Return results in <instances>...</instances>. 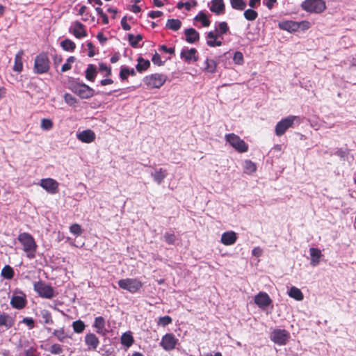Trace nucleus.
<instances>
[{
    "mask_svg": "<svg viewBox=\"0 0 356 356\" xmlns=\"http://www.w3.org/2000/svg\"><path fill=\"white\" fill-rule=\"evenodd\" d=\"M41 316L44 320V323L48 325H52L54 323V321L51 317V313L47 310H42L41 312Z\"/></svg>",
    "mask_w": 356,
    "mask_h": 356,
    "instance_id": "nucleus-44",
    "label": "nucleus"
},
{
    "mask_svg": "<svg viewBox=\"0 0 356 356\" xmlns=\"http://www.w3.org/2000/svg\"><path fill=\"white\" fill-rule=\"evenodd\" d=\"M233 60L234 63L238 65H241L243 63V54L240 51H236L234 53Z\"/></svg>",
    "mask_w": 356,
    "mask_h": 356,
    "instance_id": "nucleus-53",
    "label": "nucleus"
},
{
    "mask_svg": "<svg viewBox=\"0 0 356 356\" xmlns=\"http://www.w3.org/2000/svg\"><path fill=\"white\" fill-rule=\"evenodd\" d=\"M76 138L79 140L85 143H90L95 139V134L90 129H86L76 133Z\"/></svg>",
    "mask_w": 356,
    "mask_h": 356,
    "instance_id": "nucleus-15",
    "label": "nucleus"
},
{
    "mask_svg": "<svg viewBox=\"0 0 356 356\" xmlns=\"http://www.w3.org/2000/svg\"><path fill=\"white\" fill-rule=\"evenodd\" d=\"M163 15V13L159 10H152L148 13V16L152 19L159 17Z\"/></svg>",
    "mask_w": 356,
    "mask_h": 356,
    "instance_id": "nucleus-59",
    "label": "nucleus"
},
{
    "mask_svg": "<svg viewBox=\"0 0 356 356\" xmlns=\"http://www.w3.org/2000/svg\"><path fill=\"white\" fill-rule=\"evenodd\" d=\"M289 338V334L285 330L275 329L270 335V339L278 345H284Z\"/></svg>",
    "mask_w": 356,
    "mask_h": 356,
    "instance_id": "nucleus-10",
    "label": "nucleus"
},
{
    "mask_svg": "<svg viewBox=\"0 0 356 356\" xmlns=\"http://www.w3.org/2000/svg\"><path fill=\"white\" fill-rule=\"evenodd\" d=\"M252 254L255 257H260L262 254V250L259 247H256L252 250Z\"/></svg>",
    "mask_w": 356,
    "mask_h": 356,
    "instance_id": "nucleus-63",
    "label": "nucleus"
},
{
    "mask_svg": "<svg viewBox=\"0 0 356 356\" xmlns=\"http://www.w3.org/2000/svg\"><path fill=\"white\" fill-rule=\"evenodd\" d=\"M197 50L195 48L190 49H183L181 52L180 56L181 59H184L186 62L190 63L192 60L197 61L198 57L196 56Z\"/></svg>",
    "mask_w": 356,
    "mask_h": 356,
    "instance_id": "nucleus-19",
    "label": "nucleus"
},
{
    "mask_svg": "<svg viewBox=\"0 0 356 356\" xmlns=\"http://www.w3.org/2000/svg\"><path fill=\"white\" fill-rule=\"evenodd\" d=\"M72 326L74 332L78 334L83 332L86 328V325L81 320L74 321Z\"/></svg>",
    "mask_w": 356,
    "mask_h": 356,
    "instance_id": "nucleus-38",
    "label": "nucleus"
},
{
    "mask_svg": "<svg viewBox=\"0 0 356 356\" xmlns=\"http://www.w3.org/2000/svg\"><path fill=\"white\" fill-rule=\"evenodd\" d=\"M309 253L311 257L310 264L312 266H318L320 263L321 258L323 256L321 251L318 248H311L309 249Z\"/></svg>",
    "mask_w": 356,
    "mask_h": 356,
    "instance_id": "nucleus-21",
    "label": "nucleus"
},
{
    "mask_svg": "<svg viewBox=\"0 0 356 356\" xmlns=\"http://www.w3.org/2000/svg\"><path fill=\"white\" fill-rule=\"evenodd\" d=\"M168 172L166 170L163 168L155 169L154 172H151V176L154 181L158 184H161L167 177Z\"/></svg>",
    "mask_w": 356,
    "mask_h": 356,
    "instance_id": "nucleus-22",
    "label": "nucleus"
},
{
    "mask_svg": "<svg viewBox=\"0 0 356 356\" xmlns=\"http://www.w3.org/2000/svg\"><path fill=\"white\" fill-rule=\"evenodd\" d=\"M152 60L155 65L159 66L163 65V61L161 60V56L157 53H155V54L152 56Z\"/></svg>",
    "mask_w": 356,
    "mask_h": 356,
    "instance_id": "nucleus-57",
    "label": "nucleus"
},
{
    "mask_svg": "<svg viewBox=\"0 0 356 356\" xmlns=\"http://www.w3.org/2000/svg\"><path fill=\"white\" fill-rule=\"evenodd\" d=\"M205 70L208 72L213 73L216 68V63L213 59L207 58L205 60Z\"/></svg>",
    "mask_w": 356,
    "mask_h": 356,
    "instance_id": "nucleus-42",
    "label": "nucleus"
},
{
    "mask_svg": "<svg viewBox=\"0 0 356 356\" xmlns=\"http://www.w3.org/2000/svg\"><path fill=\"white\" fill-rule=\"evenodd\" d=\"M181 26V22L178 19H170L167 21L165 27L172 31H178Z\"/></svg>",
    "mask_w": 356,
    "mask_h": 356,
    "instance_id": "nucleus-30",
    "label": "nucleus"
},
{
    "mask_svg": "<svg viewBox=\"0 0 356 356\" xmlns=\"http://www.w3.org/2000/svg\"><path fill=\"white\" fill-rule=\"evenodd\" d=\"M229 30V27L227 24L225 22H222L218 24V29H216L217 32H218V35L220 36L225 34Z\"/></svg>",
    "mask_w": 356,
    "mask_h": 356,
    "instance_id": "nucleus-46",
    "label": "nucleus"
},
{
    "mask_svg": "<svg viewBox=\"0 0 356 356\" xmlns=\"http://www.w3.org/2000/svg\"><path fill=\"white\" fill-rule=\"evenodd\" d=\"M289 296L298 301L302 300L304 298L302 291L296 286L291 287L289 291Z\"/></svg>",
    "mask_w": 356,
    "mask_h": 356,
    "instance_id": "nucleus-31",
    "label": "nucleus"
},
{
    "mask_svg": "<svg viewBox=\"0 0 356 356\" xmlns=\"http://www.w3.org/2000/svg\"><path fill=\"white\" fill-rule=\"evenodd\" d=\"M17 239L23 245V250L26 257L30 259H34L36 256L38 245L33 237L27 232H23L19 234Z\"/></svg>",
    "mask_w": 356,
    "mask_h": 356,
    "instance_id": "nucleus-1",
    "label": "nucleus"
},
{
    "mask_svg": "<svg viewBox=\"0 0 356 356\" xmlns=\"http://www.w3.org/2000/svg\"><path fill=\"white\" fill-rule=\"evenodd\" d=\"M226 141L239 153H244L248 150V145L238 136L234 134L225 135Z\"/></svg>",
    "mask_w": 356,
    "mask_h": 356,
    "instance_id": "nucleus-6",
    "label": "nucleus"
},
{
    "mask_svg": "<svg viewBox=\"0 0 356 356\" xmlns=\"http://www.w3.org/2000/svg\"><path fill=\"white\" fill-rule=\"evenodd\" d=\"M68 88L81 99H90L95 95L92 88L75 79L69 81Z\"/></svg>",
    "mask_w": 356,
    "mask_h": 356,
    "instance_id": "nucleus-2",
    "label": "nucleus"
},
{
    "mask_svg": "<svg viewBox=\"0 0 356 356\" xmlns=\"http://www.w3.org/2000/svg\"><path fill=\"white\" fill-rule=\"evenodd\" d=\"M263 3L269 10H271L277 3V0H264Z\"/></svg>",
    "mask_w": 356,
    "mask_h": 356,
    "instance_id": "nucleus-60",
    "label": "nucleus"
},
{
    "mask_svg": "<svg viewBox=\"0 0 356 356\" xmlns=\"http://www.w3.org/2000/svg\"><path fill=\"white\" fill-rule=\"evenodd\" d=\"M58 181L51 178L42 179L40 183V186L50 194L58 193Z\"/></svg>",
    "mask_w": 356,
    "mask_h": 356,
    "instance_id": "nucleus-11",
    "label": "nucleus"
},
{
    "mask_svg": "<svg viewBox=\"0 0 356 356\" xmlns=\"http://www.w3.org/2000/svg\"><path fill=\"white\" fill-rule=\"evenodd\" d=\"M33 288L41 298L51 299L55 296V292L53 287L49 284H47L43 281H38L35 282L33 284Z\"/></svg>",
    "mask_w": 356,
    "mask_h": 356,
    "instance_id": "nucleus-8",
    "label": "nucleus"
},
{
    "mask_svg": "<svg viewBox=\"0 0 356 356\" xmlns=\"http://www.w3.org/2000/svg\"><path fill=\"white\" fill-rule=\"evenodd\" d=\"M167 76L155 73L144 77L143 82L149 89L160 88L166 81Z\"/></svg>",
    "mask_w": 356,
    "mask_h": 356,
    "instance_id": "nucleus-5",
    "label": "nucleus"
},
{
    "mask_svg": "<svg viewBox=\"0 0 356 356\" xmlns=\"http://www.w3.org/2000/svg\"><path fill=\"white\" fill-rule=\"evenodd\" d=\"M159 49L170 54H175V48H168L165 45H161Z\"/></svg>",
    "mask_w": 356,
    "mask_h": 356,
    "instance_id": "nucleus-62",
    "label": "nucleus"
},
{
    "mask_svg": "<svg viewBox=\"0 0 356 356\" xmlns=\"http://www.w3.org/2000/svg\"><path fill=\"white\" fill-rule=\"evenodd\" d=\"M300 6L302 10L310 13H321L326 8L324 0H305Z\"/></svg>",
    "mask_w": 356,
    "mask_h": 356,
    "instance_id": "nucleus-4",
    "label": "nucleus"
},
{
    "mask_svg": "<svg viewBox=\"0 0 356 356\" xmlns=\"http://www.w3.org/2000/svg\"><path fill=\"white\" fill-rule=\"evenodd\" d=\"M24 55L23 50L19 51L15 57V64L13 66V70L17 72H20L23 70L22 56Z\"/></svg>",
    "mask_w": 356,
    "mask_h": 356,
    "instance_id": "nucleus-27",
    "label": "nucleus"
},
{
    "mask_svg": "<svg viewBox=\"0 0 356 356\" xmlns=\"http://www.w3.org/2000/svg\"><path fill=\"white\" fill-rule=\"evenodd\" d=\"M244 170L246 173H252L256 171L257 166L252 161L246 160L244 162Z\"/></svg>",
    "mask_w": 356,
    "mask_h": 356,
    "instance_id": "nucleus-41",
    "label": "nucleus"
},
{
    "mask_svg": "<svg viewBox=\"0 0 356 356\" xmlns=\"http://www.w3.org/2000/svg\"><path fill=\"white\" fill-rule=\"evenodd\" d=\"M70 232L76 236H79L82 234L83 229L80 225L74 223L70 227Z\"/></svg>",
    "mask_w": 356,
    "mask_h": 356,
    "instance_id": "nucleus-51",
    "label": "nucleus"
},
{
    "mask_svg": "<svg viewBox=\"0 0 356 356\" xmlns=\"http://www.w3.org/2000/svg\"><path fill=\"white\" fill-rule=\"evenodd\" d=\"M60 46L65 51H73L76 48L75 43L70 39H65L60 43Z\"/></svg>",
    "mask_w": 356,
    "mask_h": 356,
    "instance_id": "nucleus-34",
    "label": "nucleus"
},
{
    "mask_svg": "<svg viewBox=\"0 0 356 356\" xmlns=\"http://www.w3.org/2000/svg\"><path fill=\"white\" fill-rule=\"evenodd\" d=\"M244 17L248 21H254L258 17V13L252 9H247L243 13Z\"/></svg>",
    "mask_w": 356,
    "mask_h": 356,
    "instance_id": "nucleus-40",
    "label": "nucleus"
},
{
    "mask_svg": "<svg viewBox=\"0 0 356 356\" xmlns=\"http://www.w3.org/2000/svg\"><path fill=\"white\" fill-rule=\"evenodd\" d=\"M210 10L216 15H220L225 11V3L223 0H212L211 2Z\"/></svg>",
    "mask_w": 356,
    "mask_h": 356,
    "instance_id": "nucleus-25",
    "label": "nucleus"
},
{
    "mask_svg": "<svg viewBox=\"0 0 356 356\" xmlns=\"http://www.w3.org/2000/svg\"><path fill=\"white\" fill-rule=\"evenodd\" d=\"M97 72L96 67L92 65H88L86 70V78L90 81H94L97 76Z\"/></svg>",
    "mask_w": 356,
    "mask_h": 356,
    "instance_id": "nucleus-28",
    "label": "nucleus"
},
{
    "mask_svg": "<svg viewBox=\"0 0 356 356\" xmlns=\"http://www.w3.org/2000/svg\"><path fill=\"white\" fill-rule=\"evenodd\" d=\"M99 70L105 71L106 72V76H109L111 75V68L103 63H99Z\"/></svg>",
    "mask_w": 356,
    "mask_h": 356,
    "instance_id": "nucleus-56",
    "label": "nucleus"
},
{
    "mask_svg": "<svg viewBox=\"0 0 356 356\" xmlns=\"http://www.w3.org/2000/svg\"><path fill=\"white\" fill-rule=\"evenodd\" d=\"M87 47L89 49V52H88V56L89 57H92L95 56V52H94V45L92 44V42H88L87 44Z\"/></svg>",
    "mask_w": 356,
    "mask_h": 356,
    "instance_id": "nucleus-64",
    "label": "nucleus"
},
{
    "mask_svg": "<svg viewBox=\"0 0 356 356\" xmlns=\"http://www.w3.org/2000/svg\"><path fill=\"white\" fill-rule=\"evenodd\" d=\"M70 32L77 38H81L87 35L86 31L84 29V25L79 22H76L70 27Z\"/></svg>",
    "mask_w": 356,
    "mask_h": 356,
    "instance_id": "nucleus-17",
    "label": "nucleus"
},
{
    "mask_svg": "<svg viewBox=\"0 0 356 356\" xmlns=\"http://www.w3.org/2000/svg\"><path fill=\"white\" fill-rule=\"evenodd\" d=\"M300 123V118L296 115H289L278 122L275 128V134L277 136H281L285 134L286 130L293 127L294 124Z\"/></svg>",
    "mask_w": 356,
    "mask_h": 356,
    "instance_id": "nucleus-3",
    "label": "nucleus"
},
{
    "mask_svg": "<svg viewBox=\"0 0 356 356\" xmlns=\"http://www.w3.org/2000/svg\"><path fill=\"white\" fill-rule=\"evenodd\" d=\"M311 27V23L308 21L303 20L301 22H298V31L302 30L305 31L309 29Z\"/></svg>",
    "mask_w": 356,
    "mask_h": 356,
    "instance_id": "nucleus-54",
    "label": "nucleus"
},
{
    "mask_svg": "<svg viewBox=\"0 0 356 356\" xmlns=\"http://www.w3.org/2000/svg\"><path fill=\"white\" fill-rule=\"evenodd\" d=\"M64 100L70 106H74L77 103L76 98L70 93H65L64 95Z\"/></svg>",
    "mask_w": 356,
    "mask_h": 356,
    "instance_id": "nucleus-49",
    "label": "nucleus"
},
{
    "mask_svg": "<svg viewBox=\"0 0 356 356\" xmlns=\"http://www.w3.org/2000/svg\"><path fill=\"white\" fill-rule=\"evenodd\" d=\"M195 21H200L202 22L203 26H209L210 24V21L208 19L207 16L202 11L200 12L197 15L195 16Z\"/></svg>",
    "mask_w": 356,
    "mask_h": 356,
    "instance_id": "nucleus-39",
    "label": "nucleus"
},
{
    "mask_svg": "<svg viewBox=\"0 0 356 356\" xmlns=\"http://www.w3.org/2000/svg\"><path fill=\"white\" fill-rule=\"evenodd\" d=\"M22 322L25 323L27 326L29 327L30 329H32L34 327V321L32 318H24L22 320Z\"/></svg>",
    "mask_w": 356,
    "mask_h": 356,
    "instance_id": "nucleus-58",
    "label": "nucleus"
},
{
    "mask_svg": "<svg viewBox=\"0 0 356 356\" xmlns=\"http://www.w3.org/2000/svg\"><path fill=\"white\" fill-rule=\"evenodd\" d=\"M92 327L95 332L101 336L104 337L108 332V329L106 327V320L102 316H97L95 318Z\"/></svg>",
    "mask_w": 356,
    "mask_h": 356,
    "instance_id": "nucleus-13",
    "label": "nucleus"
},
{
    "mask_svg": "<svg viewBox=\"0 0 356 356\" xmlns=\"http://www.w3.org/2000/svg\"><path fill=\"white\" fill-rule=\"evenodd\" d=\"M177 341L178 339L173 334H166L162 337L161 346L164 350L169 351L175 348Z\"/></svg>",
    "mask_w": 356,
    "mask_h": 356,
    "instance_id": "nucleus-12",
    "label": "nucleus"
},
{
    "mask_svg": "<svg viewBox=\"0 0 356 356\" xmlns=\"http://www.w3.org/2000/svg\"><path fill=\"white\" fill-rule=\"evenodd\" d=\"M26 300L23 296H14L11 298L10 305L13 308L21 309L26 305Z\"/></svg>",
    "mask_w": 356,
    "mask_h": 356,
    "instance_id": "nucleus-26",
    "label": "nucleus"
},
{
    "mask_svg": "<svg viewBox=\"0 0 356 356\" xmlns=\"http://www.w3.org/2000/svg\"><path fill=\"white\" fill-rule=\"evenodd\" d=\"M76 58L74 56H70L65 63H64L61 67V72H65L70 70L72 68V63L75 61Z\"/></svg>",
    "mask_w": 356,
    "mask_h": 356,
    "instance_id": "nucleus-47",
    "label": "nucleus"
},
{
    "mask_svg": "<svg viewBox=\"0 0 356 356\" xmlns=\"http://www.w3.org/2000/svg\"><path fill=\"white\" fill-rule=\"evenodd\" d=\"M49 350L51 354L58 355L63 353V349L61 345L58 343H54L51 346Z\"/></svg>",
    "mask_w": 356,
    "mask_h": 356,
    "instance_id": "nucleus-50",
    "label": "nucleus"
},
{
    "mask_svg": "<svg viewBox=\"0 0 356 356\" xmlns=\"http://www.w3.org/2000/svg\"><path fill=\"white\" fill-rule=\"evenodd\" d=\"M138 64L136 65V67L138 72H142L146 70H147L150 66V62L148 60H145L142 57H138Z\"/></svg>",
    "mask_w": 356,
    "mask_h": 356,
    "instance_id": "nucleus-29",
    "label": "nucleus"
},
{
    "mask_svg": "<svg viewBox=\"0 0 356 356\" xmlns=\"http://www.w3.org/2000/svg\"><path fill=\"white\" fill-rule=\"evenodd\" d=\"M280 29L292 33L298 31V22L286 20L280 22L278 24Z\"/></svg>",
    "mask_w": 356,
    "mask_h": 356,
    "instance_id": "nucleus-20",
    "label": "nucleus"
},
{
    "mask_svg": "<svg viewBox=\"0 0 356 356\" xmlns=\"http://www.w3.org/2000/svg\"><path fill=\"white\" fill-rule=\"evenodd\" d=\"M165 241L169 245H174L177 237L174 233L165 232L163 235Z\"/></svg>",
    "mask_w": 356,
    "mask_h": 356,
    "instance_id": "nucleus-45",
    "label": "nucleus"
},
{
    "mask_svg": "<svg viewBox=\"0 0 356 356\" xmlns=\"http://www.w3.org/2000/svg\"><path fill=\"white\" fill-rule=\"evenodd\" d=\"M230 4L233 9L238 10H243L247 6L244 0H230Z\"/></svg>",
    "mask_w": 356,
    "mask_h": 356,
    "instance_id": "nucleus-36",
    "label": "nucleus"
},
{
    "mask_svg": "<svg viewBox=\"0 0 356 356\" xmlns=\"http://www.w3.org/2000/svg\"><path fill=\"white\" fill-rule=\"evenodd\" d=\"M53 127V122L51 120L43 118L41 120V128L43 130L49 131Z\"/></svg>",
    "mask_w": 356,
    "mask_h": 356,
    "instance_id": "nucleus-48",
    "label": "nucleus"
},
{
    "mask_svg": "<svg viewBox=\"0 0 356 356\" xmlns=\"http://www.w3.org/2000/svg\"><path fill=\"white\" fill-rule=\"evenodd\" d=\"M218 37H220V35L218 33H215L213 31H209L207 35V45L211 47H220L222 42L218 40Z\"/></svg>",
    "mask_w": 356,
    "mask_h": 356,
    "instance_id": "nucleus-24",
    "label": "nucleus"
},
{
    "mask_svg": "<svg viewBox=\"0 0 356 356\" xmlns=\"http://www.w3.org/2000/svg\"><path fill=\"white\" fill-rule=\"evenodd\" d=\"M84 341L88 350H95L99 344V340L94 333L86 334Z\"/></svg>",
    "mask_w": 356,
    "mask_h": 356,
    "instance_id": "nucleus-16",
    "label": "nucleus"
},
{
    "mask_svg": "<svg viewBox=\"0 0 356 356\" xmlns=\"http://www.w3.org/2000/svg\"><path fill=\"white\" fill-rule=\"evenodd\" d=\"M52 334L60 342H65L67 339L70 338V337L65 333L63 327L54 330Z\"/></svg>",
    "mask_w": 356,
    "mask_h": 356,
    "instance_id": "nucleus-32",
    "label": "nucleus"
},
{
    "mask_svg": "<svg viewBox=\"0 0 356 356\" xmlns=\"http://www.w3.org/2000/svg\"><path fill=\"white\" fill-rule=\"evenodd\" d=\"M172 323V318L169 316H165L160 317L158 321V324L163 327L170 324Z\"/></svg>",
    "mask_w": 356,
    "mask_h": 356,
    "instance_id": "nucleus-52",
    "label": "nucleus"
},
{
    "mask_svg": "<svg viewBox=\"0 0 356 356\" xmlns=\"http://www.w3.org/2000/svg\"><path fill=\"white\" fill-rule=\"evenodd\" d=\"M237 240L236 234L233 231L224 232L220 238V242L225 245H232Z\"/></svg>",
    "mask_w": 356,
    "mask_h": 356,
    "instance_id": "nucleus-18",
    "label": "nucleus"
},
{
    "mask_svg": "<svg viewBox=\"0 0 356 356\" xmlns=\"http://www.w3.org/2000/svg\"><path fill=\"white\" fill-rule=\"evenodd\" d=\"M128 40L130 45L134 48H136L138 47V42L143 40V36L140 34H138L136 36L133 34H129Z\"/></svg>",
    "mask_w": 356,
    "mask_h": 356,
    "instance_id": "nucleus-37",
    "label": "nucleus"
},
{
    "mask_svg": "<svg viewBox=\"0 0 356 356\" xmlns=\"http://www.w3.org/2000/svg\"><path fill=\"white\" fill-rule=\"evenodd\" d=\"M134 341V337L130 333L125 332L121 337L122 344L127 347H130Z\"/></svg>",
    "mask_w": 356,
    "mask_h": 356,
    "instance_id": "nucleus-35",
    "label": "nucleus"
},
{
    "mask_svg": "<svg viewBox=\"0 0 356 356\" xmlns=\"http://www.w3.org/2000/svg\"><path fill=\"white\" fill-rule=\"evenodd\" d=\"M1 275L6 279H11L14 275V271L10 266H5L1 270Z\"/></svg>",
    "mask_w": 356,
    "mask_h": 356,
    "instance_id": "nucleus-43",
    "label": "nucleus"
},
{
    "mask_svg": "<svg viewBox=\"0 0 356 356\" xmlns=\"http://www.w3.org/2000/svg\"><path fill=\"white\" fill-rule=\"evenodd\" d=\"M120 78L122 80H126L129 76V67L125 66H122L120 71Z\"/></svg>",
    "mask_w": 356,
    "mask_h": 356,
    "instance_id": "nucleus-55",
    "label": "nucleus"
},
{
    "mask_svg": "<svg viewBox=\"0 0 356 356\" xmlns=\"http://www.w3.org/2000/svg\"><path fill=\"white\" fill-rule=\"evenodd\" d=\"M50 68V62L47 55L44 53L40 54L35 58L34 72L38 74L47 73Z\"/></svg>",
    "mask_w": 356,
    "mask_h": 356,
    "instance_id": "nucleus-7",
    "label": "nucleus"
},
{
    "mask_svg": "<svg viewBox=\"0 0 356 356\" xmlns=\"http://www.w3.org/2000/svg\"><path fill=\"white\" fill-rule=\"evenodd\" d=\"M255 304L260 308H265L272 303V300L265 292H259L254 297Z\"/></svg>",
    "mask_w": 356,
    "mask_h": 356,
    "instance_id": "nucleus-14",
    "label": "nucleus"
},
{
    "mask_svg": "<svg viewBox=\"0 0 356 356\" xmlns=\"http://www.w3.org/2000/svg\"><path fill=\"white\" fill-rule=\"evenodd\" d=\"M184 33L186 35V40L188 43H194L196 41L199 40L200 34L199 33L193 28L186 29L184 31Z\"/></svg>",
    "mask_w": 356,
    "mask_h": 356,
    "instance_id": "nucleus-23",
    "label": "nucleus"
},
{
    "mask_svg": "<svg viewBox=\"0 0 356 356\" xmlns=\"http://www.w3.org/2000/svg\"><path fill=\"white\" fill-rule=\"evenodd\" d=\"M118 283L121 289L127 290L131 293H136L143 286V284L140 280L134 278L122 279Z\"/></svg>",
    "mask_w": 356,
    "mask_h": 356,
    "instance_id": "nucleus-9",
    "label": "nucleus"
},
{
    "mask_svg": "<svg viewBox=\"0 0 356 356\" xmlns=\"http://www.w3.org/2000/svg\"><path fill=\"white\" fill-rule=\"evenodd\" d=\"M13 325V321L8 314H0V326H5L6 328H10Z\"/></svg>",
    "mask_w": 356,
    "mask_h": 356,
    "instance_id": "nucleus-33",
    "label": "nucleus"
},
{
    "mask_svg": "<svg viewBox=\"0 0 356 356\" xmlns=\"http://www.w3.org/2000/svg\"><path fill=\"white\" fill-rule=\"evenodd\" d=\"M121 25H122V29L125 31H129L131 29L130 25L129 24H127V22L126 17H122V19L121 20Z\"/></svg>",
    "mask_w": 356,
    "mask_h": 356,
    "instance_id": "nucleus-61",
    "label": "nucleus"
}]
</instances>
